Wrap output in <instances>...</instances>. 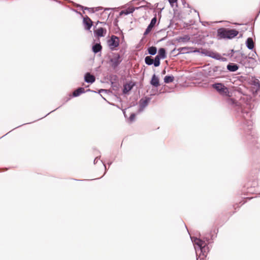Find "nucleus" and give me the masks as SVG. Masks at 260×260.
Wrapping results in <instances>:
<instances>
[{"label": "nucleus", "mask_w": 260, "mask_h": 260, "mask_svg": "<svg viewBox=\"0 0 260 260\" xmlns=\"http://www.w3.org/2000/svg\"><path fill=\"white\" fill-rule=\"evenodd\" d=\"M226 103L228 105L232 106L236 112V116L237 117L242 118L241 123H243V127L246 135H247V140L252 139L251 143L254 144L256 140L254 134H252L251 131L252 129L253 122L252 120L248 118L251 117V113L246 109L243 105L236 100L228 98L226 99Z\"/></svg>", "instance_id": "1"}, {"label": "nucleus", "mask_w": 260, "mask_h": 260, "mask_svg": "<svg viewBox=\"0 0 260 260\" xmlns=\"http://www.w3.org/2000/svg\"><path fill=\"white\" fill-rule=\"evenodd\" d=\"M190 238L193 244L199 247L202 255L206 257L207 253L210 250L209 245L212 242L210 241L209 237L206 236L204 238V240L197 237H191Z\"/></svg>", "instance_id": "2"}, {"label": "nucleus", "mask_w": 260, "mask_h": 260, "mask_svg": "<svg viewBox=\"0 0 260 260\" xmlns=\"http://www.w3.org/2000/svg\"><path fill=\"white\" fill-rule=\"evenodd\" d=\"M217 37L221 39H232L236 37L239 31L236 29L220 28L217 30Z\"/></svg>", "instance_id": "3"}, {"label": "nucleus", "mask_w": 260, "mask_h": 260, "mask_svg": "<svg viewBox=\"0 0 260 260\" xmlns=\"http://www.w3.org/2000/svg\"><path fill=\"white\" fill-rule=\"evenodd\" d=\"M211 86L220 95L222 96H230L229 89L224 85L223 83L215 82V83L211 84Z\"/></svg>", "instance_id": "4"}, {"label": "nucleus", "mask_w": 260, "mask_h": 260, "mask_svg": "<svg viewBox=\"0 0 260 260\" xmlns=\"http://www.w3.org/2000/svg\"><path fill=\"white\" fill-rule=\"evenodd\" d=\"M201 54L204 55L205 56H208L213 59H216L217 60H220L222 61H227V59L225 57H221L219 53L216 52H213L211 50H208L204 48H201Z\"/></svg>", "instance_id": "5"}, {"label": "nucleus", "mask_w": 260, "mask_h": 260, "mask_svg": "<svg viewBox=\"0 0 260 260\" xmlns=\"http://www.w3.org/2000/svg\"><path fill=\"white\" fill-rule=\"evenodd\" d=\"M225 72V68L223 67L213 66L209 68L208 75L214 78H217L222 73Z\"/></svg>", "instance_id": "6"}, {"label": "nucleus", "mask_w": 260, "mask_h": 260, "mask_svg": "<svg viewBox=\"0 0 260 260\" xmlns=\"http://www.w3.org/2000/svg\"><path fill=\"white\" fill-rule=\"evenodd\" d=\"M93 92L95 93H98L100 94L102 92H105L107 93L108 90L107 89H100L98 90V92H96L95 91L91 90L90 89H88L86 90H85L84 88L83 87H79L76 90H75L72 95V97H77L79 96L80 95H81L82 93H85V92Z\"/></svg>", "instance_id": "7"}, {"label": "nucleus", "mask_w": 260, "mask_h": 260, "mask_svg": "<svg viewBox=\"0 0 260 260\" xmlns=\"http://www.w3.org/2000/svg\"><path fill=\"white\" fill-rule=\"evenodd\" d=\"M111 66L113 69H116L121 63L122 58L121 55L118 53H113V57L109 60Z\"/></svg>", "instance_id": "8"}, {"label": "nucleus", "mask_w": 260, "mask_h": 260, "mask_svg": "<svg viewBox=\"0 0 260 260\" xmlns=\"http://www.w3.org/2000/svg\"><path fill=\"white\" fill-rule=\"evenodd\" d=\"M256 60L252 56H248L244 61H242L240 64L246 69H253L256 66Z\"/></svg>", "instance_id": "9"}, {"label": "nucleus", "mask_w": 260, "mask_h": 260, "mask_svg": "<svg viewBox=\"0 0 260 260\" xmlns=\"http://www.w3.org/2000/svg\"><path fill=\"white\" fill-rule=\"evenodd\" d=\"M108 44L109 48L111 50L113 51L115 50V48L119 45V37L114 35H112L110 39L108 40Z\"/></svg>", "instance_id": "10"}, {"label": "nucleus", "mask_w": 260, "mask_h": 260, "mask_svg": "<svg viewBox=\"0 0 260 260\" xmlns=\"http://www.w3.org/2000/svg\"><path fill=\"white\" fill-rule=\"evenodd\" d=\"M110 82L111 87L114 90H117L119 89V84L118 82V77L117 75L110 76Z\"/></svg>", "instance_id": "11"}, {"label": "nucleus", "mask_w": 260, "mask_h": 260, "mask_svg": "<svg viewBox=\"0 0 260 260\" xmlns=\"http://www.w3.org/2000/svg\"><path fill=\"white\" fill-rule=\"evenodd\" d=\"M156 21H157V18H156V15L155 14L154 17L151 19L150 23H149V24L148 25L146 29H145V30L144 32V36L147 35L151 31V30L155 26Z\"/></svg>", "instance_id": "12"}, {"label": "nucleus", "mask_w": 260, "mask_h": 260, "mask_svg": "<svg viewBox=\"0 0 260 260\" xmlns=\"http://www.w3.org/2000/svg\"><path fill=\"white\" fill-rule=\"evenodd\" d=\"M83 24L86 30H89L93 25V22L90 18L87 15L83 18Z\"/></svg>", "instance_id": "13"}, {"label": "nucleus", "mask_w": 260, "mask_h": 260, "mask_svg": "<svg viewBox=\"0 0 260 260\" xmlns=\"http://www.w3.org/2000/svg\"><path fill=\"white\" fill-rule=\"evenodd\" d=\"M151 98L149 97H145V99H141L139 101L140 108L139 109L138 112H141L143 111L144 108L147 106Z\"/></svg>", "instance_id": "14"}, {"label": "nucleus", "mask_w": 260, "mask_h": 260, "mask_svg": "<svg viewBox=\"0 0 260 260\" xmlns=\"http://www.w3.org/2000/svg\"><path fill=\"white\" fill-rule=\"evenodd\" d=\"M135 85L136 83L135 82H132V81L124 84L122 89L123 93L124 94H127L128 92L131 91Z\"/></svg>", "instance_id": "15"}, {"label": "nucleus", "mask_w": 260, "mask_h": 260, "mask_svg": "<svg viewBox=\"0 0 260 260\" xmlns=\"http://www.w3.org/2000/svg\"><path fill=\"white\" fill-rule=\"evenodd\" d=\"M84 81L87 83L92 84L95 81V77L90 73L87 72L85 74L84 77Z\"/></svg>", "instance_id": "16"}, {"label": "nucleus", "mask_w": 260, "mask_h": 260, "mask_svg": "<svg viewBox=\"0 0 260 260\" xmlns=\"http://www.w3.org/2000/svg\"><path fill=\"white\" fill-rule=\"evenodd\" d=\"M107 32L106 28L103 27H100L94 30V34L96 37L100 38L104 37Z\"/></svg>", "instance_id": "17"}, {"label": "nucleus", "mask_w": 260, "mask_h": 260, "mask_svg": "<svg viewBox=\"0 0 260 260\" xmlns=\"http://www.w3.org/2000/svg\"><path fill=\"white\" fill-rule=\"evenodd\" d=\"M190 48L191 47H180L177 49L178 53L177 54L174 55V56H177L181 54L190 53Z\"/></svg>", "instance_id": "18"}, {"label": "nucleus", "mask_w": 260, "mask_h": 260, "mask_svg": "<svg viewBox=\"0 0 260 260\" xmlns=\"http://www.w3.org/2000/svg\"><path fill=\"white\" fill-rule=\"evenodd\" d=\"M150 84L153 87H157L160 85L159 79L155 74H153L150 81Z\"/></svg>", "instance_id": "19"}, {"label": "nucleus", "mask_w": 260, "mask_h": 260, "mask_svg": "<svg viewBox=\"0 0 260 260\" xmlns=\"http://www.w3.org/2000/svg\"><path fill=\"white\" fill-rule=\"evenodd\" d=\"M239 68V65L235 63H229L227 66V70L231 72H234L237 71Z\"/></svg>", "instance_id": "20"}, {"label": "nucleus", "mask_w": 260, "mask_h": 260, "mask_svg": "<svg viewBox=\"0 0 260 260\" xmlns=\"http://www.w3.org/2000/svg\"><path fill=\"white\" fill-rule=\"evenodd\" d=\"M140 8V7H137V8L129 7L127 9H126V10L121 11L119 13V15L121 16L123 14L127 15L130 14L131 13H133L136 9H138Z\"/></svg>", "instance_id": "21"}, {"label": "nucleus", "mask_w": 260, "mask_h": 260, "mask_svg": "<svg viewBox=\"0 0 260 260\" xmlns=\"http://www.w3.org/2000/svg\"><path fill=\"white\" fill-rule=\"evenodd\" d=\"M245 44L247 48L249 50H253L254 47V42L252 38L249 37L247 39L245 42Z\"/></svg>", "instance_id": "22"}, {"label": "nucleus", "mask_w": 260, "mask_h": 260, "mask_svg": "<svg viewBox=\"0 0 260 260\" xmlns=\"http://www.w3.org/2000/svg\"><path fill=\"white\" fill-rule=\"evenodd\" d=\"M190 38L189 36L188 35H184L183 37H177L176 39V41L179 43H180V42L186 43V42H188L190 40Z\"/></svg>", "instance_id": "23"}, {"label": "nucleus", "mask_w": 260, "mask_h": 260, "mask_svg": "<svg viewBox=\"0 0 260 260\" xmlns=\"http://www.w3.org/2000/svg\"><path fill=\"white\" fill-rule=\"evenodd\" d=\"M102 49V46L101 43H95L92 47V51L94 54L100 52Z\"/></svg>", "instance_id": "24"}, {"label": "nucleus", "mask_w": 260, "mask_h": 260, "mask_svg": "<svg viewBox=\"0 0 260 260\" xmlns=\"http://www.w3.org/2000/svg\"><path fill=\"white\" fill-rule=\"evenodd\" d=\"M158 56L160 57L162 59H165L167 57V52L165 48H160L158 51Z\"/></svg>", "instance_id": "25"}, {"label": "nucleus", "mask_w": 260, "mask_h": 260, "mask_svg": "<svg viewBox=\"0 0 260 260\" xmlns=\"http://www.w3.org/2000/svg\"><path fill=\"white\" fill-rule=\"evenodd\" d=\"M248 56H247L246 55H245L243 52H240L239 56H236V61L238 62L239 63L242 62V61H244L245 59L248 58Z\"/></svg>", "instance_id": "26"}, {"label": "nucleus", "mask_w": 260, "mask_h": 260, "mask_svg": "<svg viewBox=\"0 0 260 260\" xmlns=\"http://www.w3.org/2000/svg\"><path fill=\"white\" fill-rule=\"evenodd\" d=\"M251 84L255 88V92H256L260 89V82L257 79H254L252 81Z\"/></svg>", "instance_id": "27"}, {"label": "nucleus", "mask_w": 260, "mask_h": 260, "mask_svg": "<svg viewBox=\"0 0 260 260\" xmlns=\"http://www.w3.org/2000/svg\"><path fill=\"white\" fill-rule=\"evenodd\" d=\"M145 63L148 66H151L153 64L154 66V63L153 61V58L151 56H147L144 58Z\"/></svg>", "instance_id": "28"}, {"label": "nucleus", "mask_w": 260, "mask_h": 260, "mask_svg": "<svg viewBox=\"0 0 260 260\" xmlns=\"http://www.w3.org/2000/svg\"><path fill=\"white\" fill-rule=\"evenodd\" d=\"M148 54L150 55H154L156 54L157 50L155 46H151L147 49Z\"/></svg>", "instance_id": "29"}, {"label": "nucleus", "mask_w": 260, "mask_h": 260, "mask_svg": "<svg viewBox=\"0 0 260 260\" xmlns=\"http://www.w3.org/2000/svg\"><path fill=\"white\" fill-rule=\"evenodd\" d=\"M174 80V77L171 75H167L164 77V81L165 83H170Z\"/></svg>", "instance_id": "30"}, {"label": "nucleus", "mask_w": 260, "mask_h": 260, "mask_svg": "<svg viewBox=\"0 0 260 260\" xmlns=\"http://www.w3.org/2000/svg\"><path fill=\"white\" fill-rule=\"evenodd\" d=\"M161 58H160V57L158 56L157 55H156L154 58L153 59V61H154V67H158L160 66V59Z\"/></svg>", "instance_id": "31"}, {"label": "nucleus", "mask_w": 260, "mask_h": 260, "mask_svg": "<svg viewBox=\"0 0 260 260\" xmlns=\"http://www.w3.org/2000/svg\"><path fill=\"white\" fill-rule=\"evenodd\" d=\"M258 185V182L255 179H254L253 181L252 184H251L250 187H248V189L249 190L248 191V192H250L252 190V187H255Z\"/></svg>", "instance_id": "32"}, {"label": "nucleus", "mask_w": 260, "mask_h": 260, "mask_svg": "<svg viewBox=\"0 0 260 260\" xmlns=\"http://www.w3.org/2000/svg\"><path fill=\"white\" fill-rule=\"evenodd\" d=\"M201 48H194L193 47H191L190 48V51H191V53H196V52H198V53H201Z\"/></svg>", "instance_id": "33"}, {"label": "nucleus", "mask_w": 260, "mask_h": 260, "mask_svg": "<svg viewBox=\"0 0 260 260\" xmlns=\"http://www.w3.org/2000/svg\"><path fill=\"white\" fill-rule=\"evenodd\" d=\"M239 50H234V49H231L230 50V52L228 53V56H229V57H232L234 55V54L235 52H239Z\"/></svg>", "instance_id": "34"}, {"label": "nucleus", "mask_w": 260, "mask_h": 260, "mask_svg": "<svg viewBox=\"0 0 260 260\" xmlns=\"http://www.w3.org/2000/svg\"><path fill=\"white\" fill-rule=\"evenodd\" d=\"M136 117V114L134 113H132L130 115V116L129 117V120L131 121V122H132L135 119V118Z\"/></svg>", "instance_id": "35"}, {"label": "nucleus", "mask_w": 260, "mask_h": 260, "mask_svg": "<svg viewBox=\"0 0 260 260\" xmlns=\"http://www.w3.org/2000/svg\"><path fill=\"white\" fill-rule=\"evenodd\" d=\"M85 9H87L89 12L94 13L95 12V8H85Z\"/></svg>", "instance_id": "36"}, {"label": "nucleus", "mask_w": 260, "mask_h": 260, "mask_svg": "<svg viewBox=\"0 0 260 260\" xmlns=\"http://www.w3.org/2000/svg\"><path fill=\"white\" fill-rule=\"evenodd\" d=\"M170 5L171 7H173L174 4L176 3L177 2V0H168Z\"/></svg>", "instance_id": "37"}, {"label": "nucleus", "mask_w": 260, "mask_h": 260, "mask_svg": "<svg viewBox=\"0 0 260 260\" xmlns=\"http://www.w3.org/2000/svg\"><path fill=\"white\" fill-rule=\"evenodd\" d=\"M100 157H101V156L100 155V156H99L96 157L94 158V161H93V163H94V164H96V163H97V162H98V160H99V159H100Z\"/></svg>", "instance_id": "38"}, {"label": "nucleus", "mask_w": 260, "mask_h": 260, "mask_svg": "<svg viewBox=\"0 0 260 260\" xmlns=\"http://www.w3.org/2000/svg\"><path fill=\"white\" fill-rule=\"evenodd\" d=\"M177 51V49L176 48H175L173 50L171 51V54L174 56V55L176 54L175 53Z\"/></svg>", "instance_id": "39"}, {"label": "nucleus", "mask_w": 260, "mask_h": 260, "mask_svg": "<svg viewBox=\"0 0 260 260\" xmlns=\"http://www.w3.org/2000/svg\"><path fill=\"white\" fill-rule=\"evenodd\" d=\"M101 162L103 163V164L104 166V168H105V173H104V175H105L107 171V169L106 168V166L105 164L103 161V160H101Z\"/></svg>", "instance_id": "40"}, {"label": "nucleus", "mask_w": 260, "mask_h": 260, "mask_svg": "<svg viewBox=\"0 0 260 260\" xmlns=\"http://www.w3.org/2000/svg\"><path fill=\"white\" fill-rule=\"evenodd\" d=\"M95 11H99L100 10H102L103 9V8L102 7H98L95 8Z\"/></svg>", "instance_id": "41"}, {"label": "nucleus", "mask_w": 260, "mask_h": 260, "mask_svg": "<svg viewBox=\"0 0 260 260\" xmlns=\"http://www.w3.org/2000/svg\"><path fill=\"white\" fill-rule=\"evenodd\" d=\"M183 5L184 6V7H187V8H189V5L187 3H186V2H184L183 3Z\"/></svg>", "instance_id": "42"}, {"label": "nucleus", "mask_w": 260, "mask_h": 260, "mask_svg": "<svg viewBox=\"0 0 260 260\" xmlns=\"http://www.w3.org/2000/svg\"><path fill=\"white\" fill-rule=\"evenodd\" d=\"M71 98H64V102L63 103L64 104L65 103L68 102L70 100Z\"/></svg>", "instance_id": "43"}, {"label": "nucleus", "mask_w": 260, "mask_h": 260, "mask_svg": "<svg viewBox=\"0 0 260 260\" xmlns=\"http://www.w3.org/2000/svg\"><path fill=\"white\" fill-rule=\"evenodd\" d=\"M255 55H257V54H256V52L255 51L253 53H252L251 56H252V57H253L255 56Z\"/></svg>", "instance_id": "44"}, {"label": "nucleus", "mask_w": 260, "mask_h": 260, "mask_svg": "<svg viewBox=\"0 0 260 260\" xmlns=\"http://www.w3.org/2000/svg\"><path fill=\"white\" fill-rule=\"evenodd\" d=\"M122 111H123V113L124 114V117H126V114H125V109L123 110Z\"/></svg>", "instance_id": "45"}, {"label": "nucleus", "mask_w": 260, "mask_h": 260, "mask_svg": "<svg viewBox=\"0 0 260 260\" xmlns=\"http://www.w3.org/2000/svg\"><path fill=\"white\" fill-rule=\"evenodd\" d=\"M144 2L146 3L147 4V6H150L151 5V4L149 3H148L147 2H146L145 1H143Z\"/></svg>", "instance_id": "46"}, {"label": "nucleus", "mask_w": 260, "mask_h": 260, "mask_svg": "<svg viewBox=\"0 0 260 260\" xmlns=\"http://www.w3.org/2000/svg\"><path fill=\"white\" fill-rule=\"evenodd\" d=\"M112 161H110V162H109L108 163V164L109 166H111V165H112Z\"/></svg>", "instance_id": "47"}, {"label": "nucleus", "mask_w": 260, "mask_h": 260, "mask_svg": "<svg viewBox=\"0 0 260 260\" xmlns=\"http://www.w3.org/2000/svg\"><path fill=\"white\" fill-rule=\"evenodd\" d=\"M55 110H54V111H55ZM53 111H54V110H53V111H52L51 112H50V113H49L47 114H46L44 117H46V116L48 115L50 113H51V112H53Z\"/></svg>", "instance_id": "48"}, {"label": "nucleus", "mask_w": 260, "mask_h": 260, "mask_svg": "<svg viewBox=\"0 0 260 260\" xmlns=\"http://www.w3.org/2000/svg\"><path fill=\"white\" fill-rule=\"evenodd\" d=\"M80 7H81L82 10H85V7L81 6Z\"/></svg>", "instance_id": "49"}, {"label": "nucleus", "mask_w": 260, "mask_h": 260, "mask_svg": "<svg viewBox=\"0 0 260 260\" xmlns=\"http://www.w3.org/2000/svg\"><path fill=\"white\" fill-rule=\"evenodd\" d=\"M100 95H101V97H102V98L104 100L107 101V100H106V99H105V98H104V97H103V96L102 95L100 94Z\"/></svg>", "instance_id": "50"}, {"label": "nucleus", "mask_w": 260, "mask_h": 260, "mask_svg": "<svg viewBox=\"0 0 260 260\" xmlns=\"http://www.w3.org/2000/svg\"><path fill=\"white\" fill-rule=\"evenodd\" d=\"M100 95H101V97H102V98L104 100L107 101V100H106V99H105V98H104V97H103V96L102 95L100 94Z\"/></svg>", "instance_id": "51"}, {"label": "nucleus", "mask_w": 260, "mask_h": 260, "mask_svg": "<svg viewBox=\"0 0 260 260\" xmlns=\"http://www.w3.org/2000/svg\"><path fill=\"white\" fill-rule=\"evenodd\" d=\"M110 9H111V8H106V9H105V10H105V11H107H107H108V10H109Z\"/></svg>", "instance_id": "52"}, {"label": "nucleus", "mask_w": 260, "mask_h": 260, "mask_svg": "<svg viewBox=\"0 0 260 260\" xmlns=\"http://www.w3.org/2000/svg\"><path fill=\"white\" fill-rule=\"evenodd\" d=\"M165 39H166V38H165H165H162V39L160 40V41H164V40H165Z\"/></svg>", "instance_id": "53"}, {"label": "nucleus", "mask_w": 260, "mask_h": 260, "mask_svg": "<svg viewBox=\"0 0 260 260\" xmlns=\"http://www.w3.org/2000/svg\"><path fill=\"white\" fill-rule=\"evenodd\" d=\"M213 238V235L211 236V240H212Z\"/></svg>", "instance_id": "54"}, {"label": "nucleus", "mask_w": 260, "mask_h": 260, "mask_svg": "<svg viewBox=\"0 0 260 260\" xmlns=\"http://www.w3.org/2000/svg\"><path fill=\"white\" fill-rule=\"evenodd\" d=\"M252 198H253V197H251V198H249V199L250 200V199H252Z\"/></svg>", "instance_id": "55"}, {"label": "nucleus", "mask_w": 260, "mask_h": 260, "mask_svg": "<svg viewBox=\"0 0 260 260\" xmlns=\"http://www.w3.org/2000/svg\"><path fill=\"white\" fill-rule=\"evenodd\" d=\"M163 74L165 73V71H164L163 72H162Z\"/></svg>", "instance_id": "56"}, {"label": "nucleus", "mask_w": 260, "mask_h": 260, "mask_svg": "<svg viewBox=\"0 0 260 260\" xmlns=\"http://www.w3.org/2000/svg\"><path fill=\"white\" fill-rule=\"evenodd\" d=\"M83 180H79V181H83Z\"/></svg>", "instance_id": "57"}, {"label": "nucleus", "mask_w": 260, "mask_h": 260, "mask_svg": "<svg viewBox=\"0 0 260 260\" xmlns=\"http://www.w3.org/2000/svg\"><path fill=\"white\" fill-rule=\"evenodd\" d=\"M197 260H198V258H197Z\"/></svg>", "instance_id": "58"}, {"label": "nucleus", "mask_w": 260, "mask_h": 260, "mask_svg": "<svg viewBox=\"0 0 260 260\" xmlns=\"http://www.w3.org/2000/svg\"><path fill=\"white\" fill-rule=\"evenodd\" d=\"M200 260H204V259H200Z\"/></svg>", "instance_id": "59"}]
</instances>
